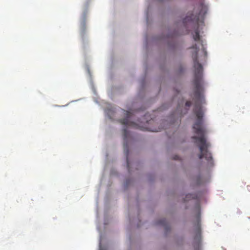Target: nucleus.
I'll use <instances>...</instances> for the list:
<instances>
[{
	"mask_svg": "<svg viewBox=\"0 0 250 250\" xmlns=\"http://www.w3.org/2000/svg\"><path fill=\"white\" fill-rule=\"evenodd\" d=\"M179 159V157L178 156H176L174 158V159H175V160H178Z\"/></svg>",
	"mask_w": 250,
	"mask_h": 250,
	"instance_id": "9",
	"label": "nucleus"
},
{
	"mask_svg": "<svg viewBox=\"0 0 250 250\" xmlns=\"http://www.w3.org/2000/svg\"><path fill=\"white\" fill-rule=\"evenodd\" d=\"M126 163H127V167H128V168H129V162H128V160L127 158H126Z\"/></svg>",
	"mask_w": 250,
	"mask_h": 250,
	"instance_id": "8",
	"label": "nucleus"
},
{
	"mask_svg": "<svg viewBox=\"0 0 250 250\" xmlns=\"http://www.w3.org/2000/svg\"><path fill=\"white\" fill-rule=\"evenodd\" d=\"M191 105V102L190 101H187L186 103V106L189 107Z\"/></svg>",
	"mask_w": 250,
	"mask_h": 250,
	"instance_id": "7",
	"label": "nucleus"
},
{
	"mask_svg": "<svg viewBox=\"0 0 250 250\" xmlns=\"http://www.w3.org/2000/svg\"><path fill=\"white\" fill-rule=\"evenodd\" d=\"M195 240H196L197 241V243L196 244V246L195 247V250H200V240H201V230L199 228H198L197 230V233L196 234V236L195 237Z\"/></svg>",
	"mask_w": 250,
	"mask_h": 250,
	"instance_id": "4",
	"label": "nucleus"
},
{
	"mask_svg": "<svg viewBox=\"0 0 250 250\" xmlns=\"http://www.w3.org/2000/svg\"><path fill=\"white\" fill-rule=\"evenodd\" d=\"M125 117L123 119H121L119 120L120 123L125 125V128L123 129V135H124V139L125 141L129 136V132L127 131L128 127H133L135 128H140L143 130H150L151 131H158V130L156 129H149L147 128H145L141 127L137 124L130 122L129 121V118H130L132 113L129 111H125Z\"/></svg>",
	"mask_w": 250,
	"mask_h": 250,
	"instance_id": "2",
	"label": "nucleus"
},
{
	"mask_svg": "<svg viewBox=\"0 0 250 250\" xmlns=\"http://www.w3.org/2000/svg\"><path fill=\"white\" fill-rule=\"evenodd\" d=\"M198 10L199 12L197 15L188 16L184 19L183 22L184 23L188 21H195L198 22L200 18L202 19L205 16L208 11V7L203 2L200 3L198 6Z\"/></svg>",
	"mask_w": 250,
	"mask_h": 250,
	"instance_id": "3",
	"label": "nucleus"
},
{
	"mask_svg": "<svg viewBox=\"0 0 250 250\" xmlns=\"http://www.w3.org/2000/svg\"><path fill=\"white\" fill-rule=\"evenodd\" d=\"M247 188L249 190H250V186H248Z\"/></svg>",
	"mask_w": 250,
	"mask_h": 250,
	"instance_id": "11",
	"label": "nucleus"
},
{
	"mask_svg": "<svg viewBox=\"0 0 250 250\" xmlns=\"http://www.w3.org/2000/svg\"><path fill=\"white\" fill-rule=\"evenodd\" d=\"M158 224L166 226L167 221L166 219H162L158 222Z\"/></svg>",
	"mask_w": 250,
	"mask_h": 250,
	"instance_id": "6",
	"label": "nucleus"
},
{
	"mask_svg": "<svg viewBox=\"0 0 250 250\" xmlns=\"http://www.w3.org/2000/svg\"><path fill=\"white\" fill-rule=\"evenodd\" d=\"M128 148H127V150H126V155H127L128 154Z\"/></svg>",
	"mask_w": 250,
	"mask_h": 250,
	"instance_id": "12",
	"label": "nucleus"
},
{
	"mask_svg": "<svg viewBox=\"0 0 250 250\" xmlns=\"http://www.w3.org/2000/svg\"><path fill=\"white\" fill-rule=\"evenodd\" d=\"M100 250H102V249H100Z\"/></svg>",
	"mask_w": 250,
	"mask_h": 250,
	"instance_id": "13",
	"label": "nucleus"
},
{
	"mask_svg": "<svg viewBox=\"0 0 250 250\" xmlns=\"http://www.w3.org/2000/svg\"><path fill=\"white\" fill-rule=\"evenodd\" d=\"M191 196V194H188V195H187L186 197H187V198H188V196H189V197H190V196Z\"/></svg>",
	"mask_w": 250,
	"mask_h": 250,
	"instance_id": "10",
	"label": "nucleus"
},
{
	"mask_svg": "<svg viewBox=\"0 0 250 250\" xmlns=\"http://www.w3.org/2000/svg\"><path fill=\"white\" fill-rule=\"evenodd\" d=\"M192 48L195 50L192 55L194 68L193 80L194 85V95L196 99L193 112L197 117V121L193 125V129L194 132L200 136H193L192 139L196 141V143H199L198 146L200 153L199 154V158L202 159L204 158L208 161V165L211 167L213 164L212 157L211 153L208 150L210 145L209 142L207 141L205 137L206 129L203 126V117L204 113L201 106V104L205 103V100L203 95V66L198 60L199 49L197 47L196 44L194 45Z\"/></svg>",
	"mask_w": 250,
	"mask_h": 250,
	"instance_id": "1",
	"label": "nucleus"
},
{
	"mask_svg": "<svg viewBox=\"0 0 250 250\" xmlns=\"http://www.w3.org/2000/svg\"><path fill=\"white\" fill-rule=\"evenodd\" d=\"M199 30L198 29V27H197L195 30L194 31V33H192L193 37L194 39V40L196 42H201V44L202 45V41L201 40L200 36L199 35Z\"/></svg>",
	"mask_w": 250,
	"mask_h": 250,
	"instance_id": "5",
	"label": "nucleus"
}]
</instances>
